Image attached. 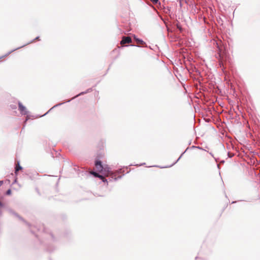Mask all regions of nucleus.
I'll use <instances>...</instances> for the list:
<instances>
[{
    "mask_svg": "<svg viewBox=\"0 0 260 260\" xmlns=\"http://www.w3.org/2000/svg\"><path fill=\"white\" fill-rule=\"evenodd\" d=\"M217 58L219 60L220 66H223V62L226 60V55L224 51L222 48H219L218 56Z\"/></svg>",
    "mask_w": 260,
    "mask_h": 260,
    "instance_id": "obj_2",
    "label": "nucleus"
},
{
    "mask_svg": "<svg viewBox=\"0 0 260 260\" xmlns=\"http://www.w3.org/2000/svg\"><path fill=\"white\" fill-rule=\"evenodd\" d=\"M98 178L101 179L103 182H107V179H105L103 175H100L98 176Z\"/></svg>",
    "mask_w": 260,
    "mask_h": 260,
    "instance_id": "obj_5",
    "label": "nucleus"
},
{
    "mask_svg": "<svg viewBox=\"0 0 260 260\" xmlns=\"http://www.w3.org/2000/svg\"><path fill=\"white\" fill-rule=\"evenodd\" d=\"M95 166L97 171L101 172L102 174L105 176H112V178L113 176H115L114 174L109 170V168L104 167L102 165V162L100 160H97L95 162Z\"/></svg>",
    "mask_w": 260,
    "mask_h": 260,
    "instance_id": "obj_1",
    "label": "nucleus"
},
{
    "mask_svg": "<svg viewBox=\"0 0 260 260\" xmlns=\"http://www.w3.org/2000/svg\"><path fill=\"white\" fill-rule=\"evenodd\" d=\"M6 194L7 195H10L11 194V189H8L7 192H6Z\"/></svg>",
    "mask_w": 260,
    "mask_h": 260,
    "instance_id": "obj_9",
    "label": "nucleus"
},
{
    "mask_svg": "<svg viewBox=\"0 0 260 260\" xmlns=\"http://www.w3.org/2000/svg\"><path fill=\"white\" fill-rule=\"evenodd\" d=\"M36 40H39V37L36 38Z\"/></svg>",
    "mask_w": 260,
    "mask_h": 260,
    "instance_id": "obj_13",
    "label": "nucleus"
},
{
    "mask_svg": "<svg viewBox=\"0 0 260 260\" xmlns=\"http://www.w3.org/2000/svg\"><path fill=\"white\" fill-rule=\"evenodd\" d=\"M137 41L139 44L143 45L144 44V42L141 40L137 39Z\"/></svg>",
    "mask_w": 260,
    "mask_h": 260,
    "instance_id": "obj_8",
    "label": "nucleus"
},
{
    "mask_svg": "<svg viewBox=\"0 0 260 260\" xmlns=\"http://www.w3.org/2000/svg\"><path fill=\"white\" fill-rule=\"evenodd\" d=\"M19 106V109L20 111L23 114H26L27 112L26 111L25 107L23 106V105L21 103H19L18 104Z\"/></svg>",
    "mask_w": 260,
    "mask_h": 260,
    "instance_id": "obj_4",
    "label": "nucleus"
},
{
    "mask_svg": "<svg viewBox=\"0 0 260 260\" xmlns=\"http://www.w3.org/2000/svg\"><path fill=\"white\" fill-rule=\"evenodd\" d=\"M21 169H22V167L18 163L15 168V172H17V171H18L19 170H20Z\"/></svg>",
    "mask_w": 260,
    "mask_h": 260,
    "instance_id": "obj_6",
    "label": "nucleus"
},
{
    "mask_svg": "<svg viewBox=\"0 0 260 260\" xmlns=\"http://www.w3.org/2000/svg\"><path fill=\"white\" fill-rule=\"evenodd\" d=\"M90 174L93 175L94 176L96 177H98V176L99 175V174L96 172H90Z\"/></svg>",
    "mask_w": 260,
    "mask_h": 260,
    "instance_id": "obj_7",
    "label": "nucleus"
},
{
    "mask_svg": "<svg viewBox=\"0 0 260 260\" xmlns=\"http://www.w3.org/2000/svg\"><path fill=\"white\" fill-rule=\"evenodd\" d=\"M132 42V39L129 37H123L122 40L120 42L121 45H124L125 44H129Z\"/></svg>",
    "mask_w": 260,
    "mask_h": 260,
    "instance_id": "obj_3",
    "label": "nucleus"
},
{
    "mask_svg": "<svg viewBox=\"0 0 260 260\" xmlns=\"http://www.w3.org/2000/svg\"><path fill=\"white\" fill-rule=\"evenodd\" d=\"M3 181H0V186L3 184Z\"/></svg>",
    "mask_w": 260,
    "mask_h": 260,
    "instance_id": "obj_12",
    "label": "nucleus"
},
{
    "mask_svg": "<svg viewBox=\"0 0 260 260\" xmlns=\"http://www.w3.org/2000/svg\"><path fill=\"white\" fill-rule=\"evenodd\" d=\"M177 28L180 30H181V27L180 26H179V25H177Z\"/></svg>",
    "mask_w": 260,
    "mask_h": 260,
    "instance_id": "obj_11",
    "label": "nucleus"
},
{
    "mask_svg": "<svg viewBox=\"0 0 260 260\" xmlns=\"http://www.w3.org/2000/svg\"><path fill=\"white\" fill-rule=\"evenodd\" d=\"M153 4H156L158 0H150Z\"/></svg>",
    "mask_w": 260,
    "mask_h": 260,
    "instance_id": "obj_10",
    "label": "nucleus"
}]
</instances>
